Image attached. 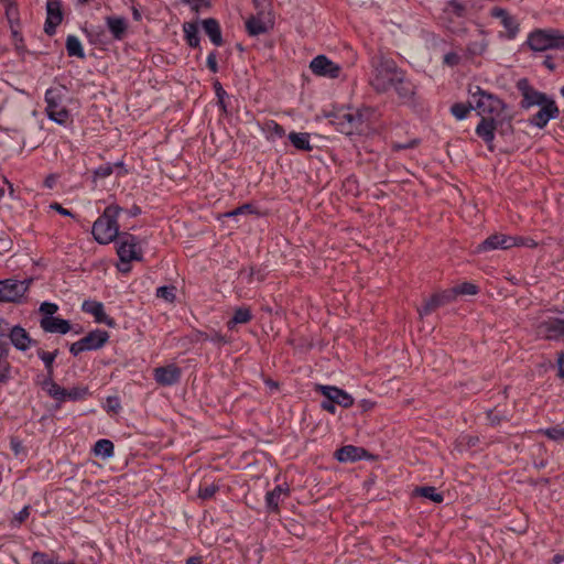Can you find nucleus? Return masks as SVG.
<instances>
[{"label":"nucleus","mask_w":564,"mask_h":564,"mask_svg":"<svg viewBox=\"0 0 564 564\" xmlns=\"http://www.w3.org/2000/svg\"><path fill=\"white\" fill-rule=\"evenodd\" d=\"M468 95L473 99V106L477 115L481 117L475 132L487 144L488 150L494 151L496 130L507 105L497 95L482 89L478 85H469Z\"/></svg>","instance_id":"nucleus-1"},{"label":"nucleus","mask_w":564,"mask_h":564,"mask_svg":"<svg viewBox=\"0 0 564 564\" xmlns=\"http://www.w3.org/2000/svg\"><path fill=\"white\" fill-rule=\"evenodd\" d=\"M122 212V207L111 204L107 206L104 213L95 220L91 234L98 243L108 245L119 239L121 234L119 232L118 218Z\"/></svg>","instance_id":"nucleus-2"},{"label":"nucleus","mask_w":564,"mask_h":564,"mask_svg":"<svg viewBox=\"0 0 564 564\" xmlns=\"http://www.w3.org/2000/svg\"><path fill=\"white\" fill-rule=\"evenodd\" d=\"M254 12L249 13V35L268 33L274 26V13L270 0H252Z\"/></svg>","instance_id":"nucleus-3"},{"label":"nucleus","mask_w":564,"mask_h":564,"mask_svg":"<svg viewBox=\"0 0 564 564\" xmlns=\"http://www.w3.org/2000/svg\"><path fill=\"white\" fill-rule=\"evenodd\" d=\"M401 70L393 59L381 58L373 66L370 85L377 93H386L394 86Z\"/></svg>","instance_id":"nucleus-4"},{"label":"nucleus","mask_w":564,"mask_h":564,"mask_svg":"<svg viewBox=\"0 0 564 564\" xmlns=\"http://www.w3.org/2000/svg\"><path fill=\"white\" fill-rule=\"evenodd\" d=\"M64 88L51 87L46 89L44 100L46 104L45 113L47 118L59 126H67L70 121V112L63 105Z\"/></svg>","instance_id":"nucleus-5"},{"label":"nucleus","mask_w":564,"mask_h":564,"mask_svg":"<svg viewBox=\"0 0 564 564\" xmlns=\"http://www.w3.org/2000/svg\"><path fill=\"white\" fill-rule=\"evenodd\" d=\"M528 45L536 52L564 50V34L555 29L535 30L530 33Z\"/></svg>","instance_id":"nucleus-6"},{"label":"nucleus","mask_w":564,"mask_h":564,"mask_svg":"<svg viewBox=\"0 0 564 564\" xmlns=\"http://www.w3.org/2000/svg\"><path fill=\"white\" fill-rule=\"evenodd\" d=\"M116 243L120 262L130 264L132 261L142 260V249L138 237L129 232H122Z\"/></svg>","instance_id":"nucleus-7"},{"label":"nucleus","mask_w":564,"mask_h":564,"mask_svg":"<svg viewBox=\"0 0 564 564\" xmlns=\"http://www.w3.org/2000/svg\"><path fill=\"white\" fill-rule=\"evenodd\" d=\"M516 87L522 96L520 107L525 110L534 106L539 107L551 98L545 93L539 91L531 86L528 78H520Z\"/></svg>","instance_id":"nucleus-8"},{"label":"nucleus","mask_w":564,"mask_h":564,"mask_svg":"<svg viewBox=\"0 0 564 564\" xmlns=\"http://www.w3.org/2000/svg\"><path fill=\"white\" fill-rule=\"evenodd\" d=\"M514 246H529L525 242V239L522 237H513V236H507L502 234H495L489 236L487 239H485L478 247L477 251H489V250H496V249H509ZM530 246H535V243L532 241Z\"/></svg>","instance_id":"nucleus-9"},{"label":"nucleus","mask_w":564,"mask_h":564,"mask_svg":"<svg viewBox=\"0 0 564 564\" xmlns=\"http://www.w3.org/2000/svg\"><path fill=\"white\" fill-rule=\"evenodd\" d=\"M538 337L546 340H558L564 337V318L549 317L534 325Z\"/></svg>","instance_id":"nucleus-10"},{"label":"nucleus","mask_w":564,"mask_h":564,"mask_svg":"<svg viewBox=\"0 0 564 564\" xmlns=\"http://www.w3.org/2000/svg\"><path fill=\"white\" fill-rule=\"evenodd\" d=\"M30 281H19L14 279H7L0 281V301L1 302H17L28 291Z\"/></svg>","instance_id":"nucleus-11"},{"label":"nucleus","mask_w":564,"mask_h":564,"mask_svg":"<svg viewBox=\"0 0 564 564\" xmlns=\"http://www.w3.org/2000/svg\"><path fill=\"white\" fill-rule=\"evenodd\" d=\"M540 109L536 113L529 118V123L539 129L546 127L550 120L557 119L560 109L553 98H550L543 105L539 106Z\"/></svg>","instance_id":"nucleus-12"},{"label":"nucleus","mask_w":564,"mask_h":564,"mask_svg":"<svg viewBox=\"0 0 564 564\" xmlns=\"http://www.w3.org/2000/svg\"><path fill=\"white\" fill-rule=\"evenodd\" d=\"M63 21L62 1L61 0H47L46 1V21L44 24V31L47 35H54L56 28Z\"/></svg>","instance_id":"nucleus-13"},{"label":"nucleus","mask_w":564,"mask_h":564,"mask_svg":"<svg viewBox=\"0 0 564 564\" xmlns=\"http://www.w3.org/2000/svg\"><path fill=\"white\" fill-rule=\"evenodd\" d=\"M82 311L91 315L96 323L105 324L111 328L117 326L115 318L106 314L105 306L101 302L85 300L82 304Z\"/></svg>","instance_id":"nucleus-14"},{"label":"nucleus","mask_w":564,"mask_h":564,"mask_svg":"<svg viewBox=\"0 0 564 564\" xmlns=\"http://www.w3.org/2000/svg\"><path fill=\"white\" fill-rule=\"evenodd\" d=\"M311 70L318 76H326L329 78H337L340 75V66L325 55H318L310 64Z\"/></svg>","instance_id":"nucleus-15"},{"label":"nucleus","mask_w":564,"mask_h":564,"mask_svg":"<svg viewBox=\"0 0 564 564\" xmlns=\"http://www.w3.org/2000/svg\"><path fill=\"white\" fill-rule=\"evenodd\" d=\"M454 300V291L451 289L434 293L430 299L425 300L424 304L417 310L420 316L429 315L436 308L444 306Z\"/></svg>","instance_id":"nucleus-16"},{"label":"nucleus","mask_w":564,"mask_h":564,"mask_svg":"<svg viewBox=\"0 0 564 564\" xmlns=\"http://www.w3.org/2000/svg\"><path fill=\"white\" fill-rule=\"evenodd\" d=\"M181 376V369L174 364L154 369V379L161 386H173L180 381Z\"/></svg>","instance_id":"nucleus-17"},{"label":"nucleus","mask_w":564,"mask_h":564,"mask_svg":"<svg viewBox=\"0 0 564 564\" xmlns=\"http://www.w3.org/2000/svg\"><path fill=\"white\" fill-rule=\"evenodd\" d=\"M318 390L326 398L343 408H350L354 404V398L343 389L334 386H319Z\"/></svg>","instance_id":"nucleus-18"},{"label":"nucleus","mask_w":564,"mask_h":564,"mask_svg":"<svg viewBox=\"0 0 564 564\" xmlns=\"http://www.w3.org/2000/svg\"><path fill=\"white\" fill-rule=\"evenodd\" d=\"M40 326L45 333L65 335L72 330L69 321L61 317H41Z\"/></svg>","instance_id":"nucleus-19"},{"label":"nucleus","mask_w":564,"mask_h":564,"mask_svg":"<svg viewBox=\"0 0 564 564\" xmlns=\"http://www.w3.org/2000/svg\"><path fill=\"white\" fill-rule=\"evenodd\" d=\"M106 25L111 33L113 40L122 41L128 32V20L123 17L108 15L105 18Z\"/></svg>","instance_id":"nucleus-20"},{"label":"nucleus","mask_w":564,"mask_h":564,"mask_svg":"<svg viewBox=\"0 0 564 564\" xmlns=\"http://www.w3.org/2000/svg\"><path fill=\"white\" fill-rule=\"evenodd\" d=\"M9 338L11 344L21 351L28 350L34 340L31 338L30 334L20 325H15L12 327L9 333Z\"/></svg>","instance_id":"nucleus-21"},{"label":"nucleus","mask_w":564,"mask_h":564,"mask_svg":"<svg viewBox=\"0 0 564 564\" xmlns=\"http://www.w3.org/2000/svg\"><path fill=\"white\" fill-rule=\"evenodd\" d=\"M367 455L368 452L365 448L354 445L343 446L335 452V457L341 463L357 462L365 458Z\"/></svg>","instance_id":"nucleus-22"},{"label":"nucleus","mask_w":564,"mask_h":564,"mask_svg":"<svg viewBox=\"0 0 564 564\" xmlns=\"http://www.w3.org/2000/svg\"><path fill=\"white\" fill-rule=\"evenodd\" d=\"M83 344L88 350H97L106 345L109 340V334L102 329H95L89 332L85 337L82 338Z\"/></svg>","instance_id":"nucleus-23"},{"label":"nucleus","mask_w":564,"mask_h":564,"mask_svg":"<svg viewBox=\"0 0 564 564\" xmlns=\"http://www.w3.org/2000/svg\"><path fill=\"white\" fill-rule=\"evenodd\" d=\"M392 88L395 90L399 98L404 101L411 100L414 95V86L409 79H406L403 70H401L400 76L397 77L395 84Z\"/></svg>","instance_id":"nucleus-24"},{"label":"nucleus","mask_w":564,"mask_h":564,"mask_svg":"<svg viewBox=\"0 0 564 564\" xmlns=\"http://www.w3.org/2000/svg\"><path fill=\"white\" fill-rule=\"evenodd\" d=\"M204 32L208 35L212 43L216 46L223 45V36L219 22L214 18H208L202 21Z\"/></svg>","instance_id":"nucleus-25"},{"label":"nucleus","mask_w":564,"mask_h":564,"mask_svg":"<svg viewBox=\"0 0 564 564\" xmlns=\"http://www.w3.org/2000/svg\"><path fill=\"white\" fill-rule=\"evenodd\" d=\"M340 118H346L347 123H339V132L347 135L352 134L355 131L359 130L364 122L362 115L358 111L340 115Z\"/></svg>","instance_id":"nucleus-26"},{"label":"nucleus","mask_w":564,"mask_h":564,"mask_svg":"<svg viewBox=\"0 0 564 564\" xmlns=\"http://www.w3.org/2000/svg\"><path fill=\"white\" fill-rule=\"evenodd\" d=\"M289 496V487H283L278 485L273 490L268 491L265 495V505L269 511L276 512L279 511V503L281 501V497Z\"/></svg>","instance_id":"nucleus-27"},{"label":"nucleus","mask_w":564,"mask_h":564,"mask_svg":"<svg viewBox=\"0 0 564 564\" xmlns=\"http://www.w3.org/2000/svg\"><path fill=\"white\" fill-rule=\"evenodd\" d=\"M444 13L449 17L464 19L468 14V6L460 0H451L446 3Z\"/></svg>","instance_id":"nucleus-28"},{"label":"nucleus","mask_w":564,"mask_h":564,"mask_svg":"<svg viewBox=\"0 0 564 564\" xmlns=\"http://www.w3.org/2000/svg\"><path fill=\"white\" fill-rule=\"evenodd\" d=\"M93 453L97 457L108 459L115 455L113 443L110 440L100 438L95 443Z\"/></svg>","instance_id":"nucleus-29"},{"label":"nucleus","mask_w":564,"mask_h":564,"mask_svg":"<svg viewBox=\"0 0 564 564\" xmlns=\"http://www.w3.org/2000/svg\"><path fill=\"white\" fill-rule=\"evenodd\" d=\"M184 39L186 43L193 47L197 48L200 44V39L198 35V26L194 22H185L183 24Z\"/></svg>","instance_id":"nucleus-30"},{"label":"nucleus","mask_w":564,"mask_h":564,"mask_svg":"<svg viewBox=\"0 0 564 564\" xmlns=\"http://www.w3.org/2000/svg\"><path fill=\"white\" fill-rule=\"evenodd\" d=\"M310 138V133L307 132H291L289 134V140L292 143V145L301 151L312 150Z\"/></svg>","instance_id":"nucleus-31"},{"label":"nucleus","mask_w":564,"mask_h":564,"mask_svg":"<svg viewBox=\"0 0 564 564\" xmlns=\"http://www.w3.org/2000/svg\"><path fill=\"white\" fill-rule=\"evenodd\" d=\"M66 51L69 56L85 57V52L79 39L76 35H68L66 39Z\"/></svg>","instance_id":"nucleus-32"},{"label":"nucleus","mask_w":564,"mask_h":564,"mask_svg":"<svg viewBox=\"0 0 564 564\" xmlns=\"http://www.w3.org/2000/svg\"><path fill=\"white\" fill-rule=\"evenodd\" d=\"M58 349H55L54 351H45L43 349H39L36 351L39 358L43 361L44 368L46 370V373L50 376L54 375V361L56 357L58 356Z\"/></svg>","instance_id":"nucleus-33"},{"label":"nucleus","mask_w":564,"mask_h":564,"mask_svg":"<svg viewBox=\"0 0 564 564\" xmlns=\"http://www.w3.org/2000/svg\"><path fill=\"white\" fill-rule=\"evenodd\" d=\"M471 110H475V108L473 106V99L471 98L466 104H464V102H456V104L452 105V107H451V113L457 120H463V119L467 118V116L469 115V112Z\"/></svg>","instance_id":"nucleus-34"},{"label":"nucleus","mask_w":564,"mask_h":564,"mask_svg":"<svg viewBox=\"0 0 564 564\" xmlns=\"http://www.w3.org/2000/svg\"><path fill=\"white\" fill-rule=\"evenodd\" d=\"M4 6L6 18L10 26L19 22V10L15 0L1 1Z\"/></svg>","instance_id":"nucleus-35"},{"label":"nucleus","mask_w":564,"mask_h":564,"mask_svg":"<svg viewBox=\"0 0 564 564\" xmlns=\"http://www.w3.org/2000/svg\"><path fill=\"white\" fill-rule=\"evenodd\" d=\"M416 492L420 496H422V497H424L426 499H430V500H432L433 502H436V503H441L444 500L443 495L437 492L436 488L432 487V486H425V487L416 488Z\"/></svg>","instance_id":"nucleus-36"},{"label":"nucleus","mask_w":564,"mask_h":564,"mask_svg":"<svg viewBox=\"0 0 564 564\" xmlns=\"http://www.w3.org/2000/svg\"><path fill=\"white\" fill-rule=\"evenodd\" d=\"M451 290L454 291V300H456L458 295H475L478 293L479 289L474 283L464 282L459 285L452 288Z\"/></svg>","instance_id":"nucleus-37"},{"label":"nucleus","mask_w":564,"mask_h":564,"mask_svg":"<svg viewBox=\"0 0 564 564\" xmlns=\"http://www.w3.org/2000/svg\"><path fill=\"white\" fill-rule=\"evenodd\" d=\"M539 433L545 435L547 438L554 442H564V427L560 425L542 429Z\"/></svg>","instance_id":"nucleus-38"},{"label":"nucleus","mask_w":564,"mask_h":564,"mask_svg":"<svg viewBox=\"0 0 564 564\" xmlns=\"http://www.w3.org/2000/svg\"><path fill=\"white\" fill-rule=\"evenodd\" d=\"M156 296L172 303L176 297V288L173 285H163L156 289Z\"/></svg>","instance_id":"nucleus-39"},{"label":"nucleus","mask_w":564,"mask_h":564,"mask_svg":"<svg viewBox=\"0 0 564 564\" xmlns=\"http://www.w3.org/2000/svg\"><path fill=\"white\" fill-rule=\"evenodd\" d=\"M247 323V308L240 307L236 311L234 317L228 321V330H234L236 325Z\"/></svg>","instance_id":"nucleus-40"},{"label":"nucleus","mask_w":564,"mask_h":564,"mask_svg":"<svg viewBox=\"0 0 564 564\" xmlns=\"http://www.w3.org/2000/svg\"><path fill=\"white\" fill-rule=\"evenodd\" d=\"M218 486L215 485L214 482L212 484H207V482H204L199 486V489H198V497L203 500H207V499H212L215 494L218 491Z\"/></svg>","instance_id":"nucleus-41"},{"label":"nucleus","mask_w":564,"mask_h":564,"mask_svg":"<svg viewBox=\"0 0 564 564\" xmlns=\"http://www.w3.org/2000/svg\"><path fill=\"white\" fill-rule=\"evenodd\" d=\"M122 165V162H118L115 165L110 163L102 164L94 171V175L96 178H106L113 173L115 166L121 167Z\"/></svg>","instance_id":"nucleus-42"},{"label":"nucleus","mask_w":564,"mask_h":564,"mask_svg":"<svg viewBox=\"0 0 564 564\" xmlns=\"http://www.w3.org/2000/svg\"><path fill=\"white\" fill-rule=\"evenodd\" d=\"M87 388L75 387L72 389H65L64 402L66 400L78 401L86 397Z\"/></svg>","instance_id":"nucleus-43"},{"label":"nucleus","mask_w":564,"mask_h":564,"mask_svg":"<svg viewBox=\"0 0 564 564\" xmlns=\"http://www.w3.org/2000/svg\"><path fill=\"white\" fill-rule=\"evenodd\" d=\"M501 24L508 32L509 39H514L517 33L519 32V24L516 19L511 15H508L506 19L501 21Z\"/></svg>","instance_id":"nucleus-44"},{"label":"nucleus","mask_w":564,"mask_h":564,"mask_svg":"<svg viewBox=\"0 0 564 564\" xmlns=\"http://www.w3.org/2000/svg\"><path fill=\"white\" fill-rule=\"evenodd\" d=\"M58 311V305L52 302H43L40 305L39 312L42 317H55L54 314Z\"/></svg>","instance_id":"nucleus-45"},{"label":"nucleus","mask_w":564,"mask_h":564,"mask_svg":"<svg viewBox=\"0 0 564 564\" xmlns=\"http://www.w3.org/2000/svg\"><path fill=\"white\" fill-rule=\"evenodd\" d=\"M46 392L52 397L54 400L58 402H64V395H65V388L58 386L56 382L47 388Z\"/></svg>","instance_id":"nucleus-46"},{"label":"nucleus","mask_w":564,"mask_h":564,"mask_svg":"<svg viewBox=\"0 0 564 564\" xmlns=\"http://www.w3.org/2000/svg\"><path fill=\"white\" fill-rule=\"evenodd\" d=\"M30 516V507H23L11 520V527L19 528Z\"/></svg>","instance_id":"nucleus-47"},{"label":"nucleus","mask_w":564,"mask_h":564,"mask_svg":"<svg viewBox=\"0 0 564 564\" xmlns=\"http://www.w3.org/2000/svg\"><path fill=\"white\" fill-rule=\"evenodd\" d=\"M11 379V365L8 360H0V384H6Z\"/></svg>","instance_id":"nucleus-48"},{"label":"nucleus","mask_w":564,"mask_h":564,"mask_svg":"<svg viewBox=\"0 0 564 564\" xmlns=\"http://www.w3.org/2000/svg\"><path fill=\"white\" fill-rule=\"evenodd\" d=\"M53 558H51L46 553L44 552H33L31 556L32 564H51Z\"/></svg>","instance_id":"nucleus-49"},{"label":"nucleus","mask_w":564,"mask_h":564,"mask_svg":"<svg viewBox=\"0 0 564 564\" xmlns=\"http://www.w3.org/2000/svg\"><path fill=\"white\" fill-rule=\"evenodd\" d=\"M184 3L188 4L195 12H199L202 9L209 8L210 3L208 0H183Z\"/></svg>","instance_id":"nucleus-50"},{"label":"nucleus","mask_w":564,"mask_h":564,"mask_svg":"<svg viewBox=\"0 0 564 564\" xmlns=\"http://www.w3.org/2000/svg\"><path fill=\"white\" fill-rule=\"evenodd\" d=\"M106 410L108 412L118 413L121 409L120 400L117 397H108L106 400Z\"/></svg>","instance_id":"nucleus-51"},{"label":"nucleus","mask_w":564,"mask_h":564,"mask_svg":"<svg viewBox=\"0 0 564 564\" xmlns=\"http://www.w3.org/2000/svg\"><path fill=\"white\" fill-rule=\"evenodd\" d=\"M206 339L217 345L226 344L231 340L230 338H227L226 335H223L216 330L207 335Z\"/></svg>","instance_id":"nucleus-52"},{"label":"nucleus","mask_w":564,"mask_h":564,"mask_svg":"<svg viewBox=\"0 0 564 564\" xmlns=\"http://www.w3.org/2000/svg\"><path fill=\"white\" fill-rule=\"evenodd\" d=\"M207 67L210 72L217 73L218 72V64H217V54L216 51H213L208 54L207 61H206Z\"/></svg>","instance_id":"nucleus-53"},{"label":"nucleus","mask_w":564,"mask_h":564,"mask_svg":"<svg viewBox=\"0 0 564 564\" xmlns=\"http://www.w3.org/2000/svg\"><path fill=\"white\" fill-rule=\"evenodd\" d=\"M346 111L339 110L337 112L328 115L329 118H333L330 122L336 126L339 131V123H347L346 118H340V115H346Z\"/></svg>","instance_id":"nucleus-54"},{"label":"nucleus","mask_w":564,"mask_h":564,"mask_svg":"<svg viewBox=\"0 0 564 564\" xmlns=\"http://www.w3.org/2000/svg\"><path fill=\"white\" fill-rule=\"evenodd\" d=\"M83 351H87L85 345L83 344V339H79L69 346V352L73 356H78Z\"/></svg>","instance_id":"nucleus-55"},{"label":"nucleus","mask_w":564,"mask_h":564,"mask_svg":"<svg viewBox=\"0 0 564 564\" xmlns=\"http://www.w3.org/2000/svg\"><path fill=\"white\" fill-rule=\"evenodd\" d=\"M487 419L492 426L499 425L502 421V416L495 410H489L487 412Z\"/></svg>","instance_id":"nucleus-56"},{"label":"nucleus","mask_w":564,"mask_h":564,"mask_svg":"<svg viewBox=\"0 0 564 564\" xmlns=\"http://www.w3.org/2000/svg\"><path fill=\"white\" fill-rule=\"evenodd\" d=\"M51 208L56 210L58 214L63 215V216H67V217H75V215L73 214L72 210L69 209H66L64 208L61 204L58 203H53L51 205Z\"/></svg>","instance_id":"nucleus-57"},{"label":"nucleus","mask_w":564,"mask_h":564,"mask_svg":"<svg viewBox=\"0 0 564 564\" xmlns=\"http://www.w3.org/2000/svg\"><path fill=\"white\" fill-rule=\"evenodd\" d=\"M508 15H510V14L507 12V10H505L502 8L495 7L491 10V17L500 19L501 21L503 19H506Z\"/></svg>","instance_id":"nucleus-58"},{"label":"nucleus","mask_w":564,"mask_h":564,"mask_svg":"<svg viewBox=\"0 0 564 564\" xmlns=\"http://www.w3.org/2000/svg\"><path fill=\"white\" fill-rule=\"evenodd\" d=\"M321 408L332 414H335L336 412V403L333 402L332 400L329 399H326L324 400L322 403H321Z\"/></svg>","instance_id":"nucleus-59"},{"label":"nucleus","mask_w":564,"mask_h":564,"mask_svg":"<svg viewBox=\"0 0 564 564\" xmlns=\"http://www.w3.org/2000/svg\"><path fill=\"white\" fill-rule=\"evenodd\" d=\"M13 326H10V323L6 319H1L0 321V336L1 337H4V336H8L9 337V333L11 332Z\"/></svg>","instance_id":"nucleus-60"},{"label":"nucleus","mask_w":564,"mask_h":564,"mask_svg":"<svg viewBox=\"0 0 564 564\" xmlns=\"http://www.w3.org/2000/svg\"><path fill=\"white\" fill-rule=\"evenodd\" d=\"M416 144H417V140H412L408 143H394L392 145V149L395 151H400V150H405V149H412V148L416 147Z\"/></svg>","instance_id":"nucleus-61"},{"label":"nucleus","mask_w":564,"mask_h":564,"mask_svg":"<svg viewBox=\"0 0 564 564\" xmlns=\"http://www.w3.org/2000/svg\"><path fill=\"white\" fill-rule=\"evenodd\" d=\"M459 57L455 53H448L444 56V63L451 66H454L458 63Z\"/></svg>","instance_id":"nucleus-62"},{"label":"nucleus","mask_w":564,"mask_h":564,"mask_svg":"<svg viewBox=\"0 0 564 564\" xmlns=\"http://www.w3.org/2000/svg\"><path fill=\"white\" fill-rule=\"evenodd\" d=\"M56 182H57V175L56 174H50L48 176H46V178L44 180V186L48 189H52L54 188V186L56 185Z\"/></svg>","instance_id":"nucleus-63"},{"label":"nucleus","mask_w":564,"mask_h":564,"mask_svg":"<svg viewBox=\"0 0 564 564\" xmlns=\"http://www.w3.org/2000/svg\"><path fill=\"white\" fill-rule=\"evenodd\" d=\"M263 382L270 392L276 391L279 389V382L272 380L271 378H263Z\"/></svg>","instance_id":"nucleus-64"}]
</instances>
